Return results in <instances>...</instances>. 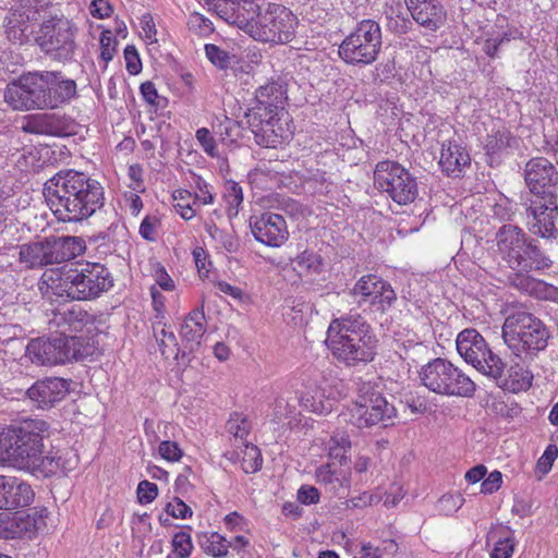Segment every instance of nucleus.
I'll return each mask as SVG.
<instances>
[{"mask_svg": "<svg viewBox=\"0 0 558 558\" xmlns=\"http://www.w3.org/2000/svg\"><path fill=\"white\" fill-rule=\"evenodd\" d=\"M523 206L526 211V226L531 233L546 240L557 239V198L525 197Z\"/></svg>", "mask_w": 558, "mask_h": 558, "instance_id": "16", "label": "nucleus"}, {"mask_svg": "<svg viewBox=\"0 0 558 558\" xmlns=\"http://www.w3.org/2000/svg\"><path fill=\"white\" fill-rule=\"evenodd\" d=\"M201 545L203 550L214 558H225L229 553L228 541L219 533L205 536Z\"/></svg>", "mask_w": 558, "mask_h": 558, "instance_id": "43", "label": "nucleus"}, {"mask_svg": "<svg viewBox=\"0 0 558 558\" xmlns=\"http://www.w3.org/2000/svg\"><path fill=\"white\" fill-rule=\"evenodd\" d=\"M381 49V29L374 20H363L342 40L339 57L348 64H372Z\"/></svg>", "mask_w": 558, "mask_h": 558, "instance_id": "10", "label": "nucleus"}, {"mask_svg": "<svg viewBox=\"0 0 558 558\" xmlns=\"http://www.w3.org/2000/svg\"><path fill=\"white\" fill-rule=\"evenodd\" d=\"M24 84L23 76H21L17 81L9 84L4 90V100L14 110L34 109L28 89L25 88Z\"/></svg>", "mask_w": 558, "mask_h": 558, "instance_id": "37", "label": "nucleus"}, {"mask_svg": "<svg viewBox=\"0 0 558 558\" xmlns=\"http://www.w3.org/2000/svg\"><path fill=\"white\" fill-rule=\"evenodd\" d=\"M293 269L300 276L318 275L323 270V258L315 252L304 251L293 260Z\"/></svg>", "mask_w": 558, "mask_h": 558, "instance_id": "39", "label": "nucleus"}, {"mask_svg": "<svg viewBox=\"0 0 558 558\" xmlns=\"http://www.w3.org/2000/svg\"><path fill=\"white\" fill-rule=\"evenodd\" d=\"M250 227L256 241L271 247L281 246L289 238L286 220L281 215L264 213L253 216Z\"/></svg>", "mask_w": 558, "mask_h": 558, "instance_id": "19", "label": "nucleus"}, {"mask_svg": "<svg viewBox=\"0 0 558 558\" xmlns=\"http://www.w3.org/2000/svg\"><path fill=\"white\" fill-rule=\"evenodd\" d=\"M412 20L425 32L436 33L448 20V13L440 0H404Z\"/></svg>", "mask_w": 558, "mask_h": 558, "instance_id": "20", "label": "nucleus"}, {"mask_svg": "<svg viewBox=\"0 0 558 558\" xmlns=\"http://www.w3.org/2000/svg\"><path fill=\"white\" fill-rule=\"evenodd\" d=\"M294 401L295 398L292 396H278L272 403V410L269 414L271 422L279 424L289 420L288 424H291L299 414Z\"/></svg>", "mask_w": 558, "mask_h": 558, "instance_id": "38", "label": "nucleus"}, {"mask_svg": "<svg viewBox=\"0 0 558 558\" xmlns=\"http://www.w3.org/2000/svg\"><path fill=\"white\" fill-rule=\"evenodd\" d=\"M351 450V440L345 432H336L328 441V454L340 465L348 463V453Z\"/></svg>", "mask_w": 558, "mask_h": 558, "instance_id": "40", "label": "nucleus"}, {"mask_svg": "<svg viewBox=\"0 0 558 558\" xmlns=\"http://www.w3.org/2000/svg\"><path fill=\"white\" fill-rule=\"evenodd\" d=\"M418 376L429 391L441 396L470 398L476 390L475 383L466 374L441 357L425 364Z\"/></svg>", "mask_w": 558, "mask_h": 558, "instance_id": "8", "label": "nucleus"}, {"mask_svg": "<svg viewBox=\"0 0 558 558\" xmlns=\"http://www.w3.org/2000/svg\"><path fill=\"white\" fill-rule=\"evenodd\" d=\"M173 553L178 558H189L193 550V543L190 533L180 531L172 538Z\"/></svg>", "mask_w": 558, "mask_h": 558, "instance_id": "50", "label": "nucleus"}, {"mask_svg": "<svg viewBox=\"0 0 558 558\" xmlns=\"http://www.w3.org/2000/svg\"><path fill=\"white\" fill-rule=\"evenodd\" d=\"M396 353L404 361L418 362L428 353V348L415 333H399L396 339Z\"/></svg>", "mask_w": 558, "mask_h": 558, "instance_id": "32", "label": "nucleus"}, {"mask_svg": "<svg viewBox=\"0 0 558 558\" xmlns=\"http://www.w3.org/2000/svg\"><path fill=\"white\" fill-rule=\"evenodd\" d=\"M22 130L29 134L49 135V113H35L24 118Z\"/></svg>", "mask_w": 558, "mask_h": 558, "instance_id": "46", "label": "nucleus"}, {"mask_svg": "<svg viewBox=\"0 0 558 558\" xmlns=\"http://www.w3.org/2000/svg\"><path fill=\"white\" fill-rule=\"evenodd\" d=\"M158 451L161 458L169 462H177L182 458V450L174 441H161Z\"/></svg>", "mask_w": 558, "mask_h": 558, "instance_id": "61", "label": "nucleus"}, {"mask_svg": "<svg viewBox=\"0 0 558 558\" xmlns=\"http://www.w3.org/2000/svg\"><path fill=\"white\" fill-rule=\"evenodd\" d=\"M514 137L506 130H497L487 137L485 149L486 154L493 159L495 156L502 155L508 148L512 146Z\"/></svg>", "mask_w": 558, "mask_h": 558, "instance_id": "41", "label": "nucleus"}, {"mask_svg": "<svg viewBox=\"0 0 558 558\" xmlns=\"http://www.w3.org/2000/svg\"><path fill=\"white\" fill-rule=\"evenodd\" d=\"M470 161V155L464 147L451 142L442 144L439 166L448 175L459 177Z\"/></svg>", "mask_w": 558, "mask_h": 558, "instance_id": "30", "label": "nucleus"}, {"mask_svg": "<svg viewBox=\"0 0 558 558\" xmlns=\"http://www.w3.org/2000/svg\"><path fill=\"white\" fill-rule=\"evenodd\" d=\"M497 252L513 274L509 284L534 299L558 303V287L531 275L553 266L551 258L521 228L502 226L496 233Z\"/></svg>", "mask_w": 558, "mask_h": 558, "instance_id": "1", "label": "nucleus"}, {"mask_svg": "<svg viewBox=\"0 0 558 558\" xmlns=\"http://www.w3.org/2000/svg\"><path fill=\"white\" fill-rule=\"evenodd\" d=\"M288 99L287 85L270 81L255 92V105L246 112L247 123L256 144L275 148L293 134L284 105Z\"/></svg>", "mask_w": 558, "mask_h": 558, "instance_id": "3", "label": "nucleus"}, {"mask_svg": "<svg viewBox=\"0 0 558 558\" xmlns=\"http://www.w3.org/2000/svg\"><path fill=\"white\" fill-rule=\"evenodd\" d=\"M23 82L25 83V88L28 89L34 109H48L47 85H45L44 72L23 75Z\"/></svg>", "mask_w": 558, "mask_h": 558, "instance_id": "36", "label": "nucleus"}, {"mask_svg": "<svg viewBox=\"0 0 558 558\" xmlns=\"http://www.w3.org/2000/svg\"><path fill=\"white\" fill-rule=\"evenodd\" d=\"M351 423L357 428H368L387 422L396 416V409L377 391H367L359 396L351 410Z\"/></svg>", "mask_w": 558, "mask_h": 558, "instance_id": "15", "label": "nucleus"}, {"mask_svg": "<svg viewBox=\"0 0 558 558\" xmlns=\"http://www.w3.org/2000/svg\"><path fill=\"white\" fill-rule=\"evenodd\" d=\"M70 385V380L61 377H46L34 383L26 395L38 408L50 409L66 397Z\"/></svg>", "mask_w": 558, "mask_h": 558, "instance_id": "22", "label": "nucleus"}, {"mask_svg": "<svg viewBox=\"0 0 558 558\" xmlns=\"http://www.w3.org/2000/svg\"><path fill=\"white\" fill-rule=\"evenodd\" d=\"M137 499L142 505L151 502L158 495V487L156 484L148 481L140 482L137 486Z\"/></svg>", "mask_w": 558, "mask_h": 558, "instance_id": "60", "label": "nucleus"}, {"mask_svg": "<svg viewBox=\"0 0 558 558\" xmlns=\"http://www.w3.org/2000/svg\"><path fill=\"white\" fill-rule=\"evenodd\" d=\"M227 432L235 439L244 440L250 433V423L241 414H233L226 425Z\"/></svg>", "mask_w": 558, "mask_h": 558, "instance_id": "49", "label": "nucleus"}, {"mask_svg": "<svg viewBox=\"0 0 558 558\" xmlns=\"http://www.w3.org/2000/svg\"><path fill=\"white\" fill-rule=\"evenodd\" d=\"M126 70L130 74H138L142 70V62L135 46L128 45L124 49Z\"/></svg>", "mask_w": 558, "mask_h": 558, "instance_id": "62", "label": "nucleus"}, {"mask_svg": "<svg viewBox=\"0 0 558 558\" xmlns=\"http://www.w3.org/2000/svg\"><path fill=\"white\" fill-rule=\"evenodd\" d=\"M500 388L510 392L525 391L532 386L533 374L526 367L520 364L511 365L507 376L495 379Z\"/></svg>", "mask_w": 558, "mask_h": 558, "instance_id": "33", "label": "nucleus"}, {"mask_svg": "<svg viewBox=\"0 0 558 558\" xmlns=\"http://www.w3.org/2000/svg\"><path fill=\"white\" fill-rule=\"evenodd\" d=\"M34 499V492L24 481L0 475V509L27 507Z\"/></svg>", "mask_w": 558, "mask_h": 558, "instance_id": "23", "label": "nucleus"}, {"mask_svg": "<svg viewBox=\"0 0 558 558\" xmlns=\"http://www.w3.org/2000/svg\"><path fill=\"white\" fill-rule=\"evenodd\" d=\"M214 11L228 24L235 25L247 33L258 8L248 7L242 0H217Z\"/></svg>", "mask_w": 558, "mask_h": 558, "instance_id": "24", "label": "nucleus"}, {"mask_svg": "<svg viewBox=\"0 0 558 558\" xmlns=\"http://www.w3.org/2000/svg\"><path fill=\"white\" fill-rule=\"evenodd\" d=\"M141 25V36L147 44L157 43V29L154 22V19L150 14H144L140 22Z\"/></svg>", "mask_w": 558, "mask_h": 558, "instance_id": "58", "label": "nucleus"}, {"mask_svg": "<svg viewBox=\"0 0 558 558\" xmlns=\"http://www.w3.org/2000/svg\"><path fill=\"white\" fill-rule=\"evenodd\" d=\"M262 463L263 459L259 449L254 445L245 444L242 470L247 474L255 473L260 470Z\"/></svg>", "mask_w": 558, "mask_h": 558, "instance_id": "47", "label": "nucleus"}, {"mask_svg": "<svg viewBox=\"0 0 558 558\" xmlns=\"http://www.w3.org/2000/svg\"><path fill=\"white\" fill-rule=\"evenodd\" d=\"M155 337L159 344V350L166 359H169L171 355L175 359L178 357L179 348L173 331L166 329L163 326L160 330L155 329Z\"/></svg>", "mask_w": 558, "mask_h": 558, "instance_id": "45", "label": "nucleus"}, {"mask_svg": "<svg viewBox=\"0 0 558 558\" xmlns=\"http://www.w3.org/2000/svg\"><path fill=\"white\" fill-rule=\"evenodd\" d=\"M75 33L76 28L70 20L53 17L41 24L37 44L51 59L69 61L76 48Z\"/></svg>", "mask_w": 558, "mask_h": 558, "instance_id": "14", "label": "nucleus"}, {"mask_svg": "<svg viewBox=\"0 0 558 558\" xmlns=\"http://www.w3.org/2000/svg\"><path fill=\"white\" fill-rule=\"evenodd\" d=\"M463 505V498L460 495H444L437 502V509L445 515H451Z\"/></svg>", "mask_w": 558, "mask_h": 558, "instance_id": "55", "label": "nucleus"}, {"mask_svg": "<svg viewBox=\"0 0 558 558\" xmlns=\"http://www.w3.org/2000/svg\"><path fill=\"white\" fill-rule=\"evenodd\" d=\"M502 338L508 348L519 356L534 354L547 347L548 332L544 324L527 312L510 314L502 325Z\"/></svg>", "mask_w": 558, "mask_h": 558, "instance_id": "9", "label": "nucleus"}, {"mask_svg": "<svg viewBox=\"0 0 558 558\" xmlns=\"http://www.w3.org/2000/svg\"><path fill=\"white\" fill-rule=\"evenodd\" d=\"M50 209L63 222H81L105 204V191L96 179L73 169L59 171L44 185Z\"/></svg>", "mask_w": 558, "mask_h": 558, "instance_id": "2", "label": "nucleus"}, {"mask_svg": "<svg viewBox=\"0 0 558 558\" xmlns=\"http://www.w3.org/2000/svg\"><path fill=\"white\" fill-rule=\"evenodd\" d=\"M300 405L316 414H328L336 403L332 388L327 384L308 385L299 397Z\"/></svg>", "mask_w": 558, "mask_h": 558, "instance_id": "25", "label": "nucleus"}, {"mask_svg": "<svg viewBox=\"0 0 558 558\" xmlns=\"http://www.w3.org/2000/svg\"><path fill=\"white\" fill-rule=\"evenodd\" d=\"M48 243L51 265L74 259L86 250L85 241L80 236L48 238Z\"/></svg>", "mask_w": 558, "mask_h": 558, "instance_id": "29", "label": "nucleus"}, {"mask_svg": "<svg viewBox=\"0 0 558 558\" xmlns=\"http://www.w3.org/2000/svg\"><path fill=\"white\" fill-rule=\"evenodd\" d=\"M527 197L557 198L558 167L544 157L530 159L524 167Z\"/></svg>", "mask_w": 558, "mask_h": 558, "instance_id": "17", "label": "nucleus"}, {"mask_svg": "<svg viewBox=\"0 0 558 558\" xmlns=\"http://www.w3.org/2000/svg\"><path fill=\"white\" fill-rule=\"evenodd\" d=\"M205 230L221 248L230 253L238 250L239 244L234 235L218 228L213 221L205 223Z\"/></svg>", "mask_w": 558, "mask_h": 558, "instance_id": "44", "label": "nucleus"}, {"mask_svg": "<svg viewBox=\"0 0 558 558\" xmlns=\"http://www.w3.org/2000/svg\"><path fill=\"white\" fill-rule=\"evenodd\" d=\"M100 58L107 64L113 59L117 46V39L108 29L104 31L100 35Z\"/></svg>", "mask_w": 558, "mask_h": 558, "instance_id": "54", "label": "nucleus"}, {"mask_svg": "<svg viewBox=\"0 0 558 558\" xmlns=\"http://www.w3.org/2000/svg\"><path fill=\"white\" fill-rule=\"evenodd\" d=\"M558 457V448L556 445H548L536 463V471L542 475L547 474L553 466L554 461Z\"/></svg>", "mask_w": 558, "mask_h": 558, "instance_id": "57", "label": "nucleus"}, {"mask_svg": "<svg viewBox=\"0 0 558 558\" xmlns=\"http://www.w3.org/2000/svg\"><path fill=\"white\" fill-rule=\"evenodd\" d=\"M77 124L66 116L49 113V135L70 136L76 133Z\"/></svg>", "mask_w": 558, "mask_h": 558, "instance_id": "42", "label": "nucleus"}, {"mask_svg": "<svg viewBox=\"0 0 558 558\" xmlns=\"http://www.w3.org/2000/svg\"><path fill=\"white\" fill-rule=\"evenodd\" d=\"M77 464V457L72 452L60 453V451H49L46 456L43 453L35 461L34 468L27 471L39 473L43 476H53L58 474H68Z\"/></svg>", "mask_w": 558, "mask_h": 558, "instance_id": "28", "label": "nucleus"}, {"mask_svg": "<svg viewBox=\"0 0 558 558\" xmlns=\"http://www.w3.org/2000/svg\"><path fill=\"white\" fill-rule=\"evenodd\" d=\"M47 423L43 420H27L17 426L2 428V441L5 445L4 461L21 470L34 468L43 453V440L47 433Z\"/></svg>", "mask_w": 558, "mask_h": 558, "instance_id": "6", "label": "nucleus"}, {"mask_svg": "<svg viewBox=\"0 0 558 558\" xmlns=\"http://www.w3.org/2000/svg\"><path fill=\"white\" fill-rule=\"evenodd\" d=\"M45 85H47L48 109H54L69 102L76 95V83L64 78L60 72L45 71Z\"/></svg>", "mask_w": 558, "mask_h": 558, "instance_id": "27", "label": "nucleus"}, {"mask_svg": "<svg viewBox=\"0 0 558 558\" xmlns=\"http://www.w3.org/2000/svg\"><path fill=\"white\" fill-rule=\"evenodd\" d=\"M19 260L28 268L51 265L48 238L45 241L22 244L20 246Z\"/></svg>", "mask_w": 558, "mask_h": 558, "instance_id": "31", "label": "nucleus"}, {"mask_svg": "<svg viewBox=\"0 0 558 558\" xmlns=\"http://www.w3.org/2000/svg\"><path fill=\"white\" fill-rule=\"evenodd\" d=\"M206 331L205 314L202 308L191 311L185 317L180 328L181 338L193 344L198 345Z\"/></svg>", "mask_w": 558, "mask_h": 558, "instance_id": "34", "label": "nucleus"}, {"mask_svg": "<svg viewBox=\"0 0 558 558\" xmlns=\"http://www.w3.org/2000/svg\"><path fill=\"white\" fill-rule=\"evenodd\" d=\"M298 25L299 19L289 8L269 2L256 12L247 34L262 43L286 45L295 37Z\"/></svg>", "mask_w": 558, "mask_h": 558, "instance_id": "7", "label": "nucleus"}, {"mask_svg": "<svg viewBox=\"0 0 558 558\" xmlns=\"http://www.w3.org/2000/svg\"><path fill=\"white\" fill-rule=\"evenodd\" d=\"M223 198L228 205L229 211L238 213L239 206L243 202L242 187L234 181H227L223 187Z\"/></svg>", "mask_w": 558, "mask_h": 558, "instance_id": "48", "label": "nucleus"}, {"mask_svg": "<svg viewBox=\"0 0 558 558\" xmlns=\"http://www.w3.org/2000/svg\"><path fill=\"white\" fill-rule=\"evenodd\" d=\"M404 495L403 487L398 483H392L383 496L384 505L387 508L396 507L403 499Z\"/></svg>", "mask_w": 558, "mask_h": 558, "instance_id": "63", "label": "nucleus"}, {"mask_svg": "<svg viewBox=\"0 0 558 558\" xmlns=\"http://www.w3.org/2000/svg\"><path fill=\"white\" fill-rule=\"evenodd\" d=\"M374 183L399 205L411 204L418 195L416 179L400 163L391 160L376 165Z\"/></svg>", "mask_w": 558, "mask_h": 558, "instance_id": "12", "label": "nucleus"}, {"mask_svg": "<svg viewBox=\"0 0 558 558\" xmlns=\"http://www.w3.org/2000/svg\"><path fill=\"white\" fill-rule=\"evenodd\" d=\"M456 344L460 356L478 372L493 379L501 377L505 372L504 362L489 350L483 336L475 329L462 330L457 337Z\"/></svg>", "mask_w": 558, "mask_h": 558, "instance_id": "13", "label": "nucleus"}, {"mask_svg": "<svg viewBox=\"0 0 558 558\" xmlns=\"http://www.w3.org/2000/svg\"><path fill=\"white\" fill-rule=\"evenodd\" d=\"M45 293L49 291L58 296L71 300L87 301L98 298L113 286L109 269L99 263L64 265L51 269L43 276Z\"/></svg>", "mask_w": 558, "mask_h": 558, "instance_id": "4", "label": "nucleus"}, {"mask_svg": "<svg viewBox=\"0 0 558 558\" xmlns=\"http://www.w3.org/2000/svg\"><path fill=\"white\" fill-rule=\"evenodd\" d=\"M316 478L320 484L330 485L332 489L338 487L348 488L351 484V471L350 468L337 470L335 462L327 463L316 470Z\"/></svg>", "mask_w": 558, "mask_h": 558, "instance_id": "35", "label": "nucleus"}, {"mask_svg": "<svg viewBox=\"0 0 558 558\" xmlns=\"http://www.w3.org/2000/svg\"><path fill=\"white\" fill-rule=\"evenodd\" d=\"M195 137L199 143L203 150L210 157H218L219 150L215 137L206 128H201L196 131Z\"/></svg>", "mask_w": 558, "mask_h": 558, "instance_id": "53", "label": "nucleus"}, {"mask_svg": "<svg viewBox=\"0 0 558 558\" xmlns=\"http://www.w3.org/2000/svg\"><path fill=\"white\" fill-rule=\"evenodd\" d=\"M326 342L336 359L347 365L373 361L378 345L373 328L360 314L331 320Z\"/></svg>", "mask_w": 558, "mask_h": 558, "instance_id": "5", "label": "nucleus"}, {"mask_svg": "<svg viewBox=\"0 0 558 558\" xmlns=\"http://www.w3.org/2000/svg\"><path fill=\"white\" fill-rule=\"evenodd\" d=\"M397 5L396 16L389 17L388 27L395 34L403 35L411 29L412 22L402 13L401 4L398 3Z\"/></svg>", "mask_w": 558, "mask_h": 558, "instance_id": "56", "label": "nucleus"}, {"mask_svg": "<svg viewBox=\"0 0 558 558\" xmlns=\"http://www.w3.org/2000/svg\"><path fill=\"white\" fill-rule=\"evenodd\" d=\"M168 514L177 519H186L192 517V509L181 499L174 498L172 502H169L166 507Z\"/></svg>", "mask_w": 558, "mask_h": 558, "instance_id": "64", "label": "nucleus"}, {"mask_svg": "<svg viewBox=\"0 0 558 558\" xmlns=\"http://www.w3.org/2000/svg\"><path fill=\"white\" fill-rule=\"evenodd\" d=\"M82 337H53L33 339L26 348L27 355L38 365L64 364L89 354Z\"/></svg>", "mask_w": 558, "mask_h": 558, "instance_id": "11", "label": "nucleus"}, {"mask_svg": "<svg viewBox=\"0 0 558 558\" xmlns=\"http://www.w3.org/2000/svg\"><path fill=\"white\" fill-rule=\"evenodd\" d=\"M92 316L81 307H73L66 311H57L49 319L50 329H56L59 337H77L87 324H92Z\"/></svg>", "mask_w": 558, "mask_h": 558, "instance_id": "26", "label": "nucleus"}, {"mask_svg": "<svg viewBox=\"0 0 558 558\" xmlns=\"http://www.w3.org/2000/svg\"><path fill=\"white\" fill-rule=\"evenodd\" d=\"M352 294L360 296L364 302H369L383 312L390 308L397 300L391 284L375 275L362 276L355 282Z\"/></svg>", "mask_w": 558, "mask_h": 558, "instance_id": "18", "label": "nucleus"}, {"mask_svg": "<svg viewBox=\"0 0 558 558\" xmlns=\"http://www.w3.org/2000/svg\"><path fill=\"white\" fill-rule=\"evenodd\" d=\"M205 53L207 59L218 69L225 70L229 68L231 57L230 54L214 44H206L205 45Z\"/></svg>", "mask_w": 558, "mask_h": 558, "instance_id": "51", "label": "nucleus"}, {"mask_svg": "<svg viewBox=\"0 0 558 558\" xmlns=\"http://www.w3.org/2000/svg\"><path fill=\"white\" fill-rule=\"evenodd\" d=\"M44 524V518L37 514V512L33 514L0 512V537L7 539L32 538Z\"/></svg>", "mask_w": 558, "mask_h": 558, "instance_id": "21", "label": "nucleus"}, {"mask_svg": "<svg viewBox=\"0 0 558 558\" xmlns=\"http://www.w3.org/2000/svg\"><path fill=\"white\" fill-rule=\"evenodd\" d=\"M383 500V496L377 493L364 492L361 495L351 498L348 501L349 508H363L367 506L377 505Z\"/></svg>", "mask_w": 558, "mask_h": 558, "instance_id": "59", "label": "nucleus"}, {"mask_svg": "<svg viewBox=\"0 0 558 558\" xmlns=\"http://www.w3.org/2000/svg\"><path fill=\"white\" fill-rule=\"evenodd\" d=\"M159 227L160 219L157 216L147 215L140 225L138 233L144 240L155 242L158 238Z\"/></svg>", "mask_w": 558, "mask_h": 558, "instance_id": "52", "label": "nucleus"}]
</instances>
